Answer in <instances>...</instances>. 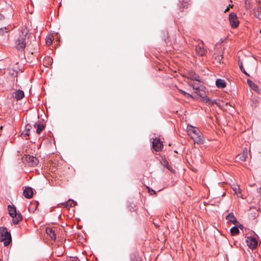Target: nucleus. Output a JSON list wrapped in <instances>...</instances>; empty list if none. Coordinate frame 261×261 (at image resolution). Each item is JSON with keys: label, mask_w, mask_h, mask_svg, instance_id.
<instances>
[{"label": "nucleus", "mask_w": 261, "mask_h": 261, "mask_svg": "<svg viewBox=\"0 0 261 261\" xmlns=\"http://www.w3.org/2000/svg\"><path fill=\"white\" fill-rule=\"evenodd\" d=\"M29 30L25 26H22L19 35L15 41V47L19 51H23L25 48L26 39L29 37Z\"/></svg>", "instance_id": "1"}, {"label": "nucleus", "mask_w": 261, "mask_h": 261, "mask_svg": "<svg viewBox=\"0 0 261 261\" xmlns=\"http://www.w3.org/2000/svg\"><path fill=\"white\" fill-rule=\"evenodd\" d=\"M0 241L4 242L5 246L9 245L11 242V233L6 227H0Z\"/></svg>", "instance_id": "2"}, {"label": "nucleus", "mask_w": 261, "mask_h": 261, "mask_svg": "<svg viewBox=\"0 0 261 261\" xmlns=\"http://www.w3.org/2000/svg\"><path fill=\"white\" fill-rule=\"evenodd\" d=\"M9 213L12 217L13 223L15 224H18L22 219V216L20 213L16 212V207L14 206L8 205Z\"/></svg>", "instance_id": "3"}, {"label": "nucleus", "mask_w": 261, "mask_h": 261, "mask_svg": "<svg viewBox=\"0 0 261 261\" xmlns=\"http://www.w3.org/2000/svg\"><path fill=\"white\" fill-rule=\"evenodd\" d=\"M22 160L26 165L30 167H35L39 163V160L36 156L30 155H25L23 157Z\"/></svg>", "instance_id": "4"}, {"label": "nucleus", "mask_w": 261, "mask_h": 261, "mask_svg": "<svg viewBox=\"0 0 261 261\" xmlns=\"http://www.w3.org/2000/svg\"><path fill=\"white\" fill-rule=\"evenodd\" d=\"M229 20L231 27L236 28L238 27L239 21L238 20L237 14L235 13H230L229 15Z\"/></svg>", "instance_id": "5"}, {"label": "nucleus", "mask_w": 261, "mask_h": 261, "mask_svg": "<svg viewBox=\"0 0 261 261\" xmlns=\"http://www.w3.org/2000/svg\"><path fill=\"white\" fill-rule=\"evenodd\" d=\"M246 242L250 249H254L257 245V242L255 238L253 237H248L246 239Z\"/></svg>", "instance_id": "6"}, {"label": "nucleus", "mask_w": 261, "mask_h": 261, "mask_svg": "<svg viewBox=\"0 0 261 261\" xmlns=\"http://www.w3.org/2000/svg\"><path fill=\"white\" fill-rule=\"evenodd\" d=\"M163 142L160 139L156 138L153 139L152 141V147L156 151H160L163 148Z\"/></svg>", "instance_id": "7"}, {"label": "nucleus", "mask_w": 261, "mask_h": 261, "mask_svg": "<svg viewBox=\"0 0 261 261\" xmlns=\"http://www.w3.org/2000/svg\"><path fill=\"white\" fill-rule=\"evenodd\" d=\"M189 85L192 87L193 89L195 90V93L197 94V92H201L205 89V88L199 83H190Z\"/></svg>", "instance_id": "8"}, {"label": "nucleus", "mask_w": 261, "mask_h": 261, "mask_svg": "<svg viewBox=\"0 0 261 261\" xmlns=\"http://www.w3.org/2000/svg\"><path fill=\"white\" fill-rule=\"evenodd\" d=\"M191 138L197 144H202L204 142L203 137L200 132L195 135H192Z\"/></svg>", "instance_id": "9"}, {"label": "nucleus", "mask_w": 261, "mask_h": 261, "mask_svg": "<svg viewBox=\"0 0 261 261\" xmlns=\"http://www.w3.org/2000/svg\"><path fill=\"white\" fill-rule=\"evenodd\" d=\"M197 95H198L200 97H201L202 101L203 102L205 103L213 104V102L212 101V99L205 95V90H204L203 91L201 92H197Z\"/></svg>", "instance_id": "10"}, {"label": "nucleus", "mask_w": 261, "mask_h": 261, "mask_svg": "<svg viewBox=\"0 0 261 261\" xmlns=\"http://www.w3.org/2000/svg\"><path fill=\"white\" fill-rule=\"evenodd\" d=\"M248 149L246 147H245L243 149V151L240 154H238L236 158L237 160L241 161H245L246 160L247 158H248Z\"/></svg>", "instance_id": "11"}, {"label": "nucleus", "mask_w": 261, "mask_h": 261, "mask_svg": "<svg viewBox=\"0 0 261 261\" xmlns=\"http://www.w3.org/2000/svg\"><path fill=\"white\" fill-rule=\"evenodd\" d=\"M187 78L191 80L201 82V79L198 74L193 71H190L187 73Z\"/></svg>", "instance_id": "12"}, {"label": "nucleus", "mask_w": 261, "mask_h": 261, "mask_svg": "<svg viewBox=\"0 0 261 261\" xmlns=\"http://www.w3.org/2000/svg\"><path fill=\"white\" fill-rule=\"evenodd\" d=\"M226 219L228 220V221L235 225L238 223V221L233 213H229L228 215L226 216Z\"/></svg>", "instance_id": "13"}, {"label": "nucleus", "mask_w": 261, "mask_h": 261, "mask_svg": "<svg viewBox=\"0 0 261 261\" xmlns=\"http://www.w3.org/2000/svg\"><path fill=\"white\" fill-rule=\"evenodd\" d=\"M195 51L198 55L203 56L205 54L206 50L203 46L199 45L195 47Z\"/></svg>", "instance_id": "14"}, {"label": "nucleus", "mask_w": 261, "mask_h": 261, "mask_svg": "<svg viewBox=\"0 0 261 261\" xmlns=\"http://www.w3.org/2000/svg\"><path fill=\"white\" fill-rule=\"evenodd\" d=\"M33 194V190L31 187H27L23 191V195L27 198H32Z\"/></svg>", "instance_id": "15"}, {"label": "nucleus", "mask_w": 261, "mask_h": 261, "mask_svg": "<svg viewBox=\"0 0 261 261\" xmlns=\"http://www.w3.org/2000/svg\"><path fill=\"white\" fill-rule=\"evenodd\" d=\"M247 83L249 85V86H250V87L253 90L255 91V92H256L258 93H260V90L259 89V88H258V87L257 86V85L256 84H255L254 83H253L252 81H251L250 80H247Z\"/></svg>", "instance_id": "16"}, {"label": "nucleus", "mask_w": 261, "mask_h": 261, "mask_svg": "<svg viewBox=\"0 0 261 261\" xmlns=\"http://www.w3.org/2000/svg\"><path fill=\"white\" fill-rule=\"evenodd\" d=\"M24 96V92L21 90H17L14 92V97L17 100H21Z\"/></svg>", "instance_id": "17"}, {"label": "nucleus", "mask_w": 261, "mask_h": 261, "mask_svg": "<svg viewBox=\"0 0 261 261\" xmlns=\"http://www.w3.org/2000/svg\"><path fill=\"white\" fill-rule=\"evenodd\" d=\"M46 232L53 240L55 241L56 240V235L53 228L47 227L46 228Z\"/></svg>", "instance_id": "18"}, {"label": "nucleus", "mask_w": 261, "mask_h": 261, "mask_svg": "<svg viewBox=\"0 0 261 261\" xmlns=\"http://www.w3.org/2000/svg\"><path fill=\"white\" fill-rule=\"evenodd\" d=\"M216 85L219 88H224L226 87V82L224 80L219 79L216 80Z\"/></svg>", "instance_id": "19"}, {"label": "nucleus", "mask_w": 261, "mask_h": 261, "mask_svg": "<svg viewBox=\"0 0 261 261\" xmlns=\"http://www.w3.org/2000/svg\"><path fill=\"white\" fill-rule=\"evenodd\" d=\"M76 204V202L72 199H69L67 201L63 203L64 207H69L74 206Z\"/></svg>", "instance_id": "20"}, {"label": "nucleus", "mask_w": 261, "mask_h": 261, "mask_svg": "<svg viewBox=\"0 0 261 261\" xmlns=\"http://www.w3.org/2000/svg\"><path fill=\"white\" fill-rule=\"evenodd\" d=\"M34 127L36 128V133L40 134L44 129L45 126L43 124L36 123L34 124Z\"/></svg>", "instance_id": "21"}, {"label": "nucleus", "mask_w": 261, "mask_h": 261, "mask_svg": "<svg viewBox=\"0 0 261 261\" xmlns=\"http://www.w3.org/2000/svg\"><path fill=\"white\" fill-rule=\"evenodd\" d=\"M254 13L255 17L261 20V5L254 9Z\"/></svg>", "instance_id": "22"}, {"label": "nucleus", "mask_w": 261, "mask_h": 261, "mask_svg": "<svg viewBox=\"0 0 261 261\" xmlns=\"http://www.w3.org/2000/svg\"><path fill=\"white\" fill-rule=\"evenodd\" d=\"M259 98L258 97H254L251 100L250 105L252 108H256L259 103Z\"/></svg>", "instance_id": "23"}, {"label": "nucleus", "mask_w": 261, "mask_h": 261, "mask_svg": "<svg viewBox=\"0 0 261 261\" xmlns=\"http://www.w3.org/2000/svg\"><path fill=\"white\" fill-rule=\"evenodd\" d=\"M191 128H189L188 133L190 135H195L199 132V130L193 127L192 126H190Z\"/></svg>", "instance_id": "24"}, {"label": "nucleus", "mask_w": 261, "mask_h": 261, "mask_svg": "<svg viewBox=\"0 0 261 261\" xmlns=\"http://www.w3.org/2000/svg\"><path fill=\"white\" fill-rule=\"evenodd\" d=\"M38 204V203L37 202H34L31 203L29 207V211L30 212H34L37 208Z\"/></svg>", "instance_id": "25"}, {"label": "nucleus", "mask_w": 261, "mask_h": 261, "mask_svg": "<svg viewBox=\"0 0 261 261\" xmlns=\"http://www.w3.org/2000/svg\"><path fill=\"white\" fill-rule=\"evenodd\" d=\"M230 232L232 235L234 236L239 233V229L238 226H233L230 229Z\"/></svg>", "instance_id": "26"}, {"label": "nucleus", "mask_w": 261, "mask_h": 261, "mask_svg": "<svg viewBox=\"0 0 261 261\" xmlns=\"http://www.w3.org/2000/svg\"><path fill=\"white\" fill-rule=\"evenodd\" d=\"M9 25H8L7 27L0 28V35H3L5 33H8L9 29Z\"/></svg>", "instance_id": "27"}, {"label": "nucleus", "mask_w": 261, "mask_h": 261, "mask_svg": "<svg viewBox=\"0 0 261 261\" xmlns=\"http://www.w3.org/2000/svg\"><path fill=\"white\" fill-rule=\"evenodd\" d=\"M239 66L241 71L249 76V74L245 71L244 68L243 67V63L242 62H239Z\"/></svg>", "instance_id": "28"}, {"label": "nucleus", "mask_w": 261, "mask_h": 261, "mask_svg": "<svg viewBox=\"0 0 261 261\" xmlns=\"http://www.w3.org/2000/svg\"><path fill=\"white\" fill-rule=\"evenodd\" d=\"M179 91L182 94H183L184 95L186 96V97L189 98H193V96L191 94L185 92V91L182 90H181V89H179Z\"/></svg>", "instance_id": "29"}, {"label": "nucleus", "mask_w": 261, "mask_h": 261, "mask_svg": "<svg viewBox=\"0 0 261 261\" xmlns=\"http://www.w3.org/2000/svg\"><path fill=\"white\" fill-rule=\"evenodd\" d=\"M223 57L222 55H217L215 57V60L216 63H220Z\"/></svg>", "instance_id": "30"}, {"label": "nucleus", "mask_w": 261, "mask_h": 261, "mask_svg": "<svg viewBox=\"0 0 261 261\" xmlns=\"http://www.w3.org/2000/svg\"><path fill=\"white\" fill-rule=\"evenodd\" d=\"M53 43V40L51 39V37L50 36L46 37V43L48 45H50Z\"/></svg>", "instance_id": "31"}, {"label": "nucleus", "mask_w": 261, "mask_h": 261, "mask_svg": "<svg viewBox=\"0 0 261 261\" xmlns=\"http://www.w3.org/2000/svg\"><path fill=\"white\" fill-rule=\"evenodd\" d=\"M180 8L181 9V11H184V8H185L186 6L187 7V4L181 3V2H180Z\"/></svg>", "instance_id": "32"}, {"label": "nucleus", "mask_w": 261, "mask_h": 261, "mask_svg": "<svg viewBox=\"0 0 261 261\" xmlns=\"http://www.w3.org/2000/svg\"><path fill=\"white\" fill-rule=\"evenodd\" d=\"M148 190L149 193L151 195L155 194V191L152 189H151L148 188Z\"/></svg>", "instance_id": "33"}, {"label": "nucleus", "mask_w": 261, "mask_h": 261, "mask_svg": "<svg viewBox=\"0 0 261 261\" xmlns=\"http://www.w3.org/2000/svg\"><path fill=\"white\" fill-rule=\"evenodd\" d=\"M233 191L235 192L236 193H239L240 192V188L238 186L235 187L233 188Z\"/></svg>", "instance_id": "34"}, {"label": "nucleus", "mask_w": 261, "mask_h": 261, "mask_svg": "<svg viewBox=\"0 0 261 261\" xmlns=\"http://www.w3.org/2000/svg\"><path fill=\"white\" fill-rule=\"evenodd\" d=\"M31 128V126L30 124H28L25 125V129L27 130V132L29 131Z\"/></svg>", "instance_id": "35"}, {"label": "nucleus", "mask_w": 261, "mask_h": 261, "mask_svg": "<svg viewBox=\"0 0 261 261\" xmlns=\"http://www.w3.org/2000/svg\"><path fill=\"white\" fill-rule=\"evenodd\" d=\"M68 261H80L77 258H72L68 260Z\"/></svg>", "instance_id": "36"}, {"label": "nucleus", "mask_w": 261, "mask_h": 261, "mask_svg": "<svg viewBox=\"0 0 261 261\" xmlns=\"http://www.w3.org/2000/svg\"><path fill=\"white\" fill-rule=\"evenodd\" d=\"M22 135L23 136V137H26L27 136H29V134L27 132L25 134L22 133Z\"/></svg>", "instance_id": "37"}, {"label": "nucleus", "mask_w": 261, "mask_h": 261, "mask_svg": "<svg viewBox=\"0 0 261 261\" xmlns=\"http://www.w3.org/2000/svg\"><path fill=\"white\" fill-rule=\"evenodd\" d=\"M132 261H141L140 259H139L138 258H136V259H132Z\"/></svg>", "instance_id": "38"}, {"label": "nucleus", "mask_w": 261, "mask_h": 261, "mask_svg": "<svg viewBox=\"0 0 261 261\" xmlns=\"http://www.w3.org/2000/svg\"><path fill=\"white\" fill-rule=\"evenodd\" d=\"M257 192H258V193L261 194V187H260L259 188L257 189Z\"/></svg>", "instance_id": "39"}, {"label": "nucleus", "mask_w": 261, "mask_h": 261, "mask_svg": "<svg viewBox=\"0 0 261 261\" xmlns=\"http://www.w3.org/2000/svg\"><path fill=\"white\" fill-rule=\"evenodd\" d=\"M229 9V7H227L225 10H224V12H226L227 11H228Z\"/></svg>", "instance_id": "40"}, {"label": "nucleus", "mask_w": 261, "mask_h": 261, "mask_svg": "<svg viewBox=\"0 0 261 261\" xmlns=\"http://www.w3.org/2000/svg\"><path fill=\"white\" fill-rule=\"evenodd\" d=\"M240 229H242L243 228V226L242 224H240L239 227Z\"/></svg>", "instance_id": "41"}, {"label": "nucleus", "mask_w": 261, "mask_h": 261, "mask_svg": "<svg viewBox=\"0 0 261 261\" xmlns=\"http://www.w3.org/2000/svg\"><path fill=\"white\" fill-rule=\"evenodd\" d=\"M259 5H261V0L258 2Z\"/></svg>", "instance_id": "42"}, {"label": "nucleus", "mask_w": 261, "mask_h": 261, "mask_svg": "<svg viewBox=\"0 0 261 261\" xmlns=\"http://www.w3.org/2000/svg\"><path fill=\"white\" fill-rule=\"evenodd\" d=\"M0 261H3V259H0Z\"/></svg>", "instance_id": "43"}]
</instances>
